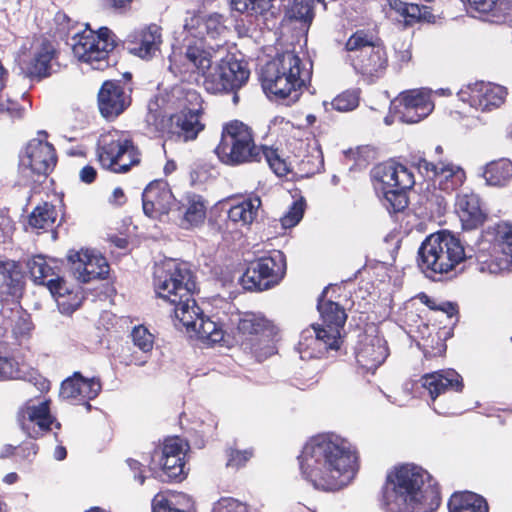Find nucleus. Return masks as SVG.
Instances as JSON below:
<instances>
[{
	"mask_svg": "<svg viewBox=\"0 0 512 512\" xmlns=\"http://www.w3.org/2000/svg\"><path fill=\"white\" fill-rule=\"evenodd\" d=\"M260 207L261 199L258 196L248 197L228 210V219L237 226L249 228L256 220Z\"/></svg>",
	"mask_w": 512,
	"mask_h": 512,
	"instance_id": "nucleus-32",
	"label": "nucleus"
},
{
	"mask_svg": "<svg viewBox=\"0 0 512 512\" xmlns=\"http://www.w3.org/2000/svg\"><path fill=\"white\" fill-rule=\"evenodd\" d=\"M30 108L31 102L25 93L16 99L0 96V115H7L12 122L24 119Z\"/></svg>",
	"mask_w": 512,
	"mask_h": 512,
	"instance_id": "nucleus-41",
	"label": "nucleus"
},
{
	"mask_svg": "<svg viewBox=\"0 0 512 512\" xmlns=\"http://www.w3.org/2000/svg\"><path fill=\"white\" fill-rule=\"evenodd\" d=\"M19 449L23 452L24 456L30 457L35 456L38 453L39 447L34 442L24 443L19 446Z\"/></svg>",
	"mask_w": 512,
	"mask_h": 512,
	"instance_id": "nucleus-61",
	"label": "nucleus"
},
{
	"mask_svg": "<svg viewBox=\"0 0 512 512\" xmlns=\"http://www.w3.org/2000/svg\"><path fill=\"white\" fill-rule=\"evenodd\" d=\"M455 210L466 230H473L481 226L486 220V213L481 207L480 198L473 192L457 194Z\"/></svg>",
	"mask_w": 512,
	"mask_h": 512,
	"instance_id": "nucleus-25",
	"label": "nucleus"
},
{
	"mask_svg": "<svg viewBox=\"0 0 512 512\" xmlns=\"http://www.w3.org/2000/svg\"><path fill=\"white\" fill-rule=\"evenodd\" d=\"M52 263L53 260L48 261L42 254L33 255L28 259L26 266L34 284L47 288L49 280L60 275V268L53 266Z\"/></svg>",
	"mask_w": 512,
	"mask_h": 512,
	"instance_id": "nucleus-34",
	"label": "nucleus"
},
{
	"mask_svg": "<svg viewBox=\"0 0 512 512\" xmlns=\"http://www.w3.org/2000/svg\"><path fill=\"white\" fill-rule=\"evenodd\" d=\"M287 14L290 19L305 25H310L314 18L313 6L309 0H294Z\"/></svg>",
	"mask_w": 512,
	"mask_h": 512,
	"instance_id": "nucleus-44",
	"label": "nucleus"
},
{
	"mask_svg": "<svg viewBox=\"0 0 512 512\" xmlns=\"http://www.w3.org/2000/svg\"><path fill=\"white\" fill-rule=\"evenodd\" d=\"M466 253L460 240L449 232L428 236L418 250V266L429 278L448 274L465 260Z\"/></svg>",
	"mask_w": 512,
	"mask_h": 512,
	"instance_id": "nucleus-7",
	"label": "nucleus"
},
{
	"mask_svg": "<svg viewBox=\"0 0 512 512\" xmlns=\"http://www.w3.org/2000/svg\"><path fill=\"white\" fill-rule=\"evenodd\" d=\"M103 9L124 14L131 9L133 0H101Z\"/></svg>",
	"mask_w": 512,
	"mask_h": 512,
	"instance_id": "nucleus-54",
	"label": "nucleus"
},
{
	"mask_svg": "<svg viewBox=\"0 0 512 512\" xmlns=\"http://www.w3.org/2000/svg\"><path fill=\"white\" fill-rule=\"evenodd\" d=\"M13 227V221L8 215V212L0 209V229L3 232H8Z\"/></svg>",
	"mask_w": 512,
	"mask_h": 512,
	"instance_id": "nucleus-59",
	"label": "nucleus"
},
{
	"mask_svg": "<svg viewBox=\"0 0 512 512\" xmlns=\"http://www.w3.org/2000/svg\"><path fill=\"white\" fill-rule=\"evenodd\" d=\"M437 310L443 311L448 317H452L457 312V307L451 302H443L438 305Z\"/></svg>",
	"mask_w": 512,
	"mask_h": 512,
	"instance_id": "nucleus-62",
	"label": "nucleus"
},
{
	"mask_svg": "<svg viewBox=\"0 0 512 512\" xmlns=\"http://www.w3.org/2000/svg\"><path fill=\"white\" fill-rule=\"evenodd\" d=\"M119 43L120 40L110 28H98V70L110 65L109 60Z\"/></svg>",
	"mask_w": 512,
	"mask_h": 512,
	"instance_id": "nucleus-38",
	"label": "nucleus"
},
{
	"mask_svg": "<svg viewBox=\"0 0 512 512\" xmlns=\"http://www.w3.org/2000/svg\"><path fill=\"white\" fill-rule=\"evenodd\" d=\"M184 457L185 455L160 458L159 463L168 479H180L182 477L185 466Z\"/></svg>",
	"mask_w": 512,
	"mask_h": 512,
	"instance_id": "nucleus-45",
	"label": "nucleus"
},
{
	"mask_svg": "<svg viewBox=\"0 0 512 512\" xmlns=\"http://www.w3.org/2000/svg\"><path fill=\"white\" fill-rule=\"evenodd\" d=\"M358 104V93L356 91L351 90L339 94L331 102L332 108L339 112L352 111L358 106Z\"/></svg>",
	"mask_w": 512,
	"mask_h": 512,
	"instance_id": "nucleus-48",
	"label": "nucleus"
},
{
	"mask_svg": "<svg viewBox=\"0 0 512 512\" xmlns=\"http://www.w3.org/2000/svg\"><path fill=\"white\" fill-rule=\"evenodd\" d=\"M98 281H104L102 284L103 290L98 293V298L103 296L105 299L112 303V297L115 295L116 290L113 286V278L110 275V266L105 257L98 255Z\"/></svg>",
	"mask_w": 512,
	"mask_h": 512,
	"instance_id": "nucleus-43",
	"label": "nucleus"
},
{
	"mask_svg": "<svg viewBox=\"0 0 512 512\" xmlns=\"http://www.w3.org/2000/svg\"><path fill=\"white\" fill-rule=\"evenodd\" d=\"M153 285L156 295L174 306L176 319L188 332H195L203 342L218 343L223 339L222 327L210 318H205L192 298L196 283L185 265L174 260L156 265Z\"/></svg>",
	"mask_w": 512,
	"mask_h": 512,
	"instance_id": "nucleus-1",
	"label": "nucleus"
},
{
	"mask_svg": "<svg viewBox=\"0 0 512 512\" xmlns=\"http://www.w3.org/2000/svg\"><path fill=\"white\" fill-rule=\"evenodd\" d=\"M53 37L67 40L75 28L74 22L64 12H57L54 16Z\"/></svg>",
	"mask_w": 512,
	"mask_h": 512,
	"instance_id": "nucleus-46",
	"label": "nucleus"
},
{
	"mask_svg": "<svg viewBox=\"0 0 512 512\" xmlns=\"http://www.w3.org/2000/svg\"><path fill=\"white\" fill-rule=\"evenodd\" d=\"M311 76L302 60L293 51L277 55L262 69L261 79L264 91L276 99L287 100V104L296 102L300 90Z\"/></svg>",
	"mask_w": 512,
	"mask_h": 512,
	"instance_id": "nucleus-5",
	"label": "nucleus"
},
{
	"mask_svg": "<svg viewBox=\"0 0 512 512\" xmlns=\"http://www.w3.org/2000/svg\"><path fill=\"white\" fill-rule=\"evenodd\" d=\"M422 385L429 391L434 401L437 396L448 391H461L463 383L461 376L455 370H442L426 374L422 377Z\"/></svg>",
	"mask_w": 512,
	"mask_h": 512,
	"instance_id": "nucleus-30",
	"label": "nucleus"
},
{
	"mask_svg": "<svg viewBox=\"0 0 512 512\" xmlns=\"http://www.w3.org/2000/svg\"><path fill=\"white\" fill-rule=\"evenodd\" d=\"M387 2L392 10L396 11L401 16H404L407 3H404L401 0H387Z\"/></svg>",
	"mask_w": 512,
	"mask_h": 512,
	"instance_id": "nucleus-63",
	"label": "nucleus"
},
{
	"mask_svg": "<svg viewBox=\"0 0 512 512\" xmlns=\"http://www.w3.org/2000/svg\"><path fill=\"white\" fill-rule=\"evenodd\" d=\"M421 11V6L417 4H407L405 8V14L403 17L407 19V23L420 21Z\"/></svg>",
	"mask_w": 512,
	"mask_h": 512,
	"instance_id": "nucleus-57",
	"label": "nucleus"
},
{
	"mask_svg": "<svg viewBox=\"0 0 512 512\" xmlns=\"http://www.w3.org/2000/svg\"><path fill=\"white\" fill-rule=\"evenodd\" d=\"M130 105L120 81H105L98 91V109L107 120H114Z\"/></svg>",
	"mask_w": 512,
	"mask_h": 512,
	"instance_id": "nucleus-20",
	"label": "nucleus"
},
{
	"mask_svg": "<svg viewBox=\"0 0 512 512\" xmlns=\"http://www.w3.org/2000/svg\"><path fill=\"white\" fill-rule=\"evenodd\" d=\"M252 453L248 450L245 451H232L227 465L233 467H239L250 459Z\"/></svg>",
	"mask_w": 512,
	"mask_h": 512,
	"instance_id": "nucleus-56",
	"label": "nucleus"
},
{
	"mask_svg": "<svg viewBox=\"0 0 512 512\" xmlns=\"http://www.w3.org/2000/svg\"><path fill=\"white\" fill-rule=\"evenodd\" d=\"M96 258L94 249H69L66 255L69 273L82 284L96 278V268L93 260Z\"/></svg>",
	"mask_w": 512,
	"mask_h": 512,
	"instance_id": "nucleus-26",
	"label": "nucleus"
},
{
	"mask_svg": "<svg viewBox=\"0 0 512 512\" xmlns=\"http://www.w3.org/2000/svg\"><path fill=\"white\" fill-rule=\"evenodd\" d=\"M47 289L56 300L58 306L66 313H71L78 309L84 299L80 287L68 284L61 275L51 278Z\"/></svg>",
	"mask_w": 512,
	"mask_h": 512,
	"instance_id": "nucleus-28",
	"label": "nucleus"
},
{
	"mask_svg": "<svg viewBox=\"0 0 512 512\" xmlns=\"http://www.w3.org/2000/svg\"><path fill=\"white\" fill-rule=\"evenodd\" d=\"M188 448V443L179 437L167 438L163 443L161 458L185 455Z\"/></svg>",
	"mask_w": 512,
	"mask_h": 512,
	"instance_id": "nucleus-50",
	"label": "nucleus"
},
{
	"mask_svg": "<svg viewBox=\"0 0 512 512\" xmlns=\"http://www.w3.org/2000/svg\"><path fill=\"white\" fill-rule=\"evenodd\" d=\"M126 201L124 191L121 188H115L109 197V202L115 205H122Z\"/></svg>",
	"mask_w": 512,
	"mask_h": 512,
	"instance_id": "nucleus-60",
	"label": "nucleus"
},
{
	"mask_svg": "<svg viewBox=\"0 0 512 512\" xmlns=\"http://www.w3.org/2000/svg\"><path fill=\"white\" fill-rule=\"evenodd\" d=\"M143 211L151 218L167 215L175 204V197L165 181L151 182L142 194Z\"/></svg>",
	"mask_w": 512,
	"mask_h": 512,
	"instance_id": "nucleus-21",
	"label": "nucleus"
},
{
	"mask_svg": "<svg viewBox=\"0 0 512 512\" xmlns=\"http://www.w3.org/2000/svg\"><path fill=\"white\" fill-rule=\"evenodd\" d=\"M507 90L501 85L476 82L461 88L457 96L476 110L490 111L500 107L506 98Z\"/></svg>",
	"mask_w": 512,
	"mask_h": 512,
	"instance_id": "nucleus-18",
	"label": "nucleus"
},
{
	"mask_svg": "<svg viewBox=\"0 0 512 512\" xmlns=\"http://www.w3.org/2000/svg\"><path fill=\"white\" fill-rule=\"evenodd\" d=\"M285 270L283 253L274 251L270 256L251 261L241 277V284L246 290H268L278 284Z\"/></svg>",
	"mask_w": 512,
	"mask_h": 512,
	"instance_id": "nucleus-15",
	"label": "nucleus"
},
{
	"mask_svg": "<svg viewBox=\"0 0 512 512\" xmlns=\"http://www.w3.org/2000/svg\"><path fill=\"white\" fill-rule=\"evenodd\" d=\"M96 32L87 27L73 35L72 51L79 62L92 65L96 61Z\"/></svg>",
	"mask_w": 512,
	"mask_h": 512,
	"instance_id": "nucleus-33",
	"label": "nucleus"
},
{
	"mask_svg": "<svg viewBox=\"0 0 512 512\" xmlns=\"http://www.w3.org/2000/svg\"><path fill=\"white\" fill-rule=\"evenodd\" d=\"M396 116L404 123H417L434 109L430 94L424 89L402 92L393 102Z\"/></svg>",
	"mask_w": 512,
	"mask_h": 512,
	"instance_id": "nucleus-17",
	"label": "nucleus"
},
{
	"mask_svg": "<svg viewBox=\"0 0 512 512\" xmlns=\"http://www.w3.org/2000/svg\"><path fill=\"white\" fill-rule=\"evenodd\" d=\"M440 500L430 474L412 464L390 472L383 488L382 502L387 512H434Z\"/></svg>",
	"mask_w": 512,
	"mask_h": 512,
	"instance_id": "nucleus-3",
	"label": "nucleus"
},
{
	"mask_svg": "<svg viewBox=\"0 0 512 512\" xmlns=\"http://www.w3.org/2000/svg\"><path fill=\"white\" fill-rule=\"evenodd\" d=\"M491 240L506 257L507 264L512 266V224L501 222L491 227L488 232Z\"/></svg>",
	"mask_w": 512,
	"mask_h": 512,
	"instance_id": "nucleus-39",
	"label": "nucleus"
},
{
	"mask_svg": "<svg viewBox=\"0 0 512 512\" xmlns=\"http://www.w3.org/2000/svg\"><path fill=\"white\" fill-rule=\"evenodd\" d=\"M449 512H488L486 500L472 492L454 493L448 502Z\"/></svg>",
	"mask_w": 512,
	"mask_h": 512,
	"instance_id": "nucleus-36",
	"label": "nucleus"
},
{
	"mask_svg": "<svg viewBox=\"0 0 512 512\" xmlns=\"http://www.w3.org/2000/svg\"><path fill=\"white\" fill-rule=\"evenodd\" d=\"M276 333L275 326L269 320L261 315L248 313L239 319L235 338L262 360L275 353L272 340Z\"/></svg>",
	"mask_w": 512,
	"mask_h": 512,
	"instance_id": "nucleus-12",
	"label": "nucleus"
},
{
	"mask_svg": "<svg viewBox=\"0 0 512 512\" xmlns=\"http://www.w3.org/2000/svg\"><path fill=\"white\" fill-rule=\"evenodd\" d=\"M80 180L86 184H91L96 179V170L93 166L87 165L80 170Z\"/></svg>",
	"mask_w": 512,
	"mask_h": 512,
	"instance_id": "nucleus-58",
	"label": "nucleus"
},
{
	"mask_svg": "<svg viewBox=\"0 0 512 512\" xmlns=\"http://www.w3.org/2000/svg\"><path fill=\"white\" fill-rule=\"evenodd\" d=\"M345 50L355 71L366 78H378L386 70L388 60L384 48L362 30L348 38Z\"/></svg>",
	"mask_w": 512,
	"mask_h": 512,
	"instance_id": "nucleus-10",
	"label": "nucleus"
},
{
	"mask_svg": "<svg viewBox=\"0 0 512 512\" xmlns=\"http://www.w3.org/2000/svg\"><path fill=\"white\" fill-rule=\"evenodd\" d=\"M207 206L202 196L187 194L179 202L175 212L179 218V225L183 229H191L203 224L206 218Z\"/></svg>",
	"mask_w": 512,
	"mask_h": 512,
	"instance_id": "nucleus-29",
	"label": "nucleus"
},
{
	"mask_svg": "<svg viewBox=\"0 0 512 512\" xmlns=\"http://www.w3.org/2000/svg\"><path fill=\"white\" fill-rule=\"evenodd\" d=\"M372 176L383 193V205L389 212L403 211L408 205L406 192L415 184L413 173L404 165L386 162L377 165Z\"/></svg>",
	"mask_w": 512,
	"mask_h": 512,
	"instance_id": "nucleus-9",
	"label": "nucleus"
},
{
	"mask_svg": "<svg viewBox=\"0 0 512 512\" xmlns=\"http://www.w3.org/2000/svg\"><path fill=\"white\" fill-rule=\"evenodd\" d=\"M131 339L134 346L143 352V356H132L128 364L143 366L147 362V354L153 349L154 335L145 326L138 325L133 328L131 332Z\"/></svg>",
	"mask_w": 512,
	"mask_h": 512,
	"instance_id": "nucleus-40",
	"label": "nucleus"
},
{
	"mask_svg": "<svg viewBox=\"0 0 512 512\" xmlns=\"http://www.w3.org/2000/svg\"><path fill=\"white\" fill-rule=\"evenodd\" d=\"M184 30L187 34L199 40L204 39V16L195 12H187L184 20Z\"/></svg>",
	"mask_w": 512,
	"mask_h": 512,
	"instance_id": "nucleus-49",
	"label": "nucleus"
},
{
	"mask_svg": "<svg viewBox=\"0 0 512 512\" xmlns=\"http://www.w3.org/2000/svg\"><path fill=\"white\" fill-rule=\"evenodd\" d=\"M180 499L189 503V499L186 496H173L167 498L162 494H157L152 500V512H189L186 510L188 505H182Z\"/></svg>",
	"mask_w": 512,
	"mask_h": 512,
	"instance_id": "nucleus-42",
	"label": "nucleus"
},
{
	"mask_svg": "<svg viewBox=\"0 0 512 512\" xmlns=\"http://www.w3.org/2000/svg\"><path fill=\"white\" fill-rule=\"evenodd\" d=\"M95 378H85L80 372H74L72 376L62 381L59 395L75 405H83L90 412L92 405L90 400L96 397L93 390Z\"/></svg>",
	"mask_w": 512,
	"mask_h": 512,
	"instance_id": "nucleus-22",
	"label": "nucleus"
},
{
	"mask_svg": "<svg viewBox=\"0 0 512 512\" xmlns=\"http://www.w3.org/2000/svg\"><path fill=\"white\" fill-rule=\"evenodd\" d=\"M58 217L55 205L43 202L37 205L28 216V225L37 231H48L53 228Z\"/></svg>",
	"mask_w": 512,
	"mask_h": 512,
	"instance_id": "nucleus-37",
	"label": "nucleus"
},
{
	"mask_svg": "<svg viewBox=\"0 0 512 512\" xmlns=\"http://www.w3.org/2000/svg\"><path fill=\"white\" fill-rule=\"evenodd\" d=\"M201 110L183 109L170 117L169 134L175 141L188 142L195 140L204 129L200 121Z\"/></svg>",
	"mask_w": 512,
	"mask_h": 512,
	"instance_id": "nucleus-23",
	"label": "nucleus"
},
{
	"mask_svg": "<svg viewBox=\"0 0 512 512\" xmlns=\"http://www.w3.org/2000/svg\"><path fill=\"white\" fill-rule=\"evenodd\" d=\"M98 162L115 173H125L140 163V152L130 139L114 130L98 138Z\"/></svg>",
	"mask_w": 512,
	"mask_h": 512,
	"instance_id": "nucleus-11",
	"label": "nucleus"
},
{
	"mask_svg": "<svg viewBox=\"0 0 512 512\" xmlns=\"http://www.w3.org/2000/svg\"><path fill=\"white\" fill-rule=\"evenodd\" d=\"M185 57L203 76V86L211 94L238 90L249 79L246 63L227 54L225 49L216 51L202 43L188 45Z\"/></svg>",
	"mask_w": 512,
	"mask_h": 512,
	"instance_id": "nucleus-4",
	"label": "nucleus"
},
{
	"mask_svg": "<svg viewBox=\"0 0 512 512\" xmlns=\"http://www.w3.org/2000/svg\"><path fill=\"white\" fill-rule=\"evenodd\" d=\"M415 166L420 174L433 182L435 187L447 193L458 189L466 180L464 169L449 160L440 159L437 162H430L420 158Z\"/></svg>",
	"mask_w": 512,
	"mask_h": 512,
	"instance_id": "nucleus-16",
	"label": "nucleus"
},
{
	"mask_svg": "<svg viewBox=\"0 0 512 512\" xmlns=\"http://www.w3.org/2000/svg\"><path fill=\"white\" fill-rule=\"evenodd\" d=\"M38 137L27 142L19 154V168L28 171L30 176L46 179L58 163L54 145L48 142V133L40 130Z\"/></svg>",
	"mask_w": 512,
	"mask_h": 512,
	"instance_id": "nucleus-14",
	"label": "nucleus"
},
{
	"mask_svg": "<svg viewBox=\"0 0 512 512\" xmlns=\"http://www.w3.org/2000/svg\"><path fill=\"white\" fill-rule=\"evenodd\" d=\"M0 275L5 293L11 297L20 298L25 289V275L21 264L15 260H0Z\"/></svg>",
	"mask_w": 512,
	"mask_h": 512,
	"instance_id": "nucleus-31",
	"label": "nucleus"
},
{
	"mask_svg": "<svg viewBox=\"0 0 512 512\" xmlns=\"http://www.w3.org/2000/svg\"><path fill=\"white\" fill-rule=\"evenodd\" d=\"M129 52L142 59H151L160 50L162 29L156 24L147 25L129 36Z\"/></svg>",
	"mask_w": 512,
	"mask_h": 512,
	"instance_id": "nucleus-24",
	"label": "nucleus"
},
{
	"mask_svg": "<svg viewBox=\"0 0 512 512\" xmlns=\"http://www.w3.org/2000/svg\"><path fill=\"white\" fill-rule=\"evenodd\" d=\"M18 422L21 429L32 439H38L51 430L54 421L50 412V400L34 404L27 401L18 411Z\"/></svg>",
	"mask_w": 512,
	"mask_h": 512,
	"instance_id": "nucleus-19",
	"label": "nucleus"
},
{
	"mask_svg": "<svg viewBox=\"0 0 512 512\" xmlns=\"http://www.w3.org/2000/svg\"><path fill=\"white\" fill-rule=\"evenodd\" d=\"M388 356L386 341L372 334L363 335L357 348V361L367 369H375L381 365Z\"/></svg>",
	"mask_w": 512,
	"mask_h": 512,
	"instance_id": "nucleus-27",
	"label": "nucleus"
},
{
	"mask_svg": "<svg viewBox=\"0 0 512 512\" xmlns=\"http://www.w3.org/2000/svg\"><path fill=\"white\" fill-rule=\"evenodd\" d=\"M263 158L276 175L284 176L288 173L289 170L285 160L280 158L276 150L263 147L262 159Z\"/></svg>",
	"mask_w": 512,
	"mask_h": 512,
	"instance_id": "nucleus-51",
	"label": "nucleus"
},
{
	"mask_svg": "<svg viewBox=\"0 0 512 512\" xmlns=\"http://www.w3.org/2000/svg\"><path fill=\"white\" fill-rule=\"evenodd\" d=\"M212 512H246V506L233 498L219 500Z\"/></svg>",
	"mask_w": 512,
	"mask_h": 512,
	"instance_id": "nucleus-53",
	"label": "nucleus"
},
{
	"mask_svg": "<svg viewBox=\"0 0 512 512\" xmlns=\"http://www.w3.org/2000/svg\"><path fill=\"white\" fill-rule=\"evenodd\" d=\"M305 211V201L300 198L292 203L289 210L281 217L283 228H292L296 226L303 217Z\"/></svg>",
	"mask_w": 512,
	"mask_h": 512,
	"instance_id": "nucleus-47",
	"label": "nucleus"
},
{
	"mask_svg": "<svg viewBox=\"0 0 512 512\" xmlns=\"http://www.w3.org/2000/svg\"><path fill=\"white\" fill-rule=\"evenodd\" d=\"M215 153L223 164L239 166L260 162L263 146L255 143L251 127L241 121L232 120L223 125Z\"/></svg>",
	"mask_w": 512,
	"mask_h": 512,
	"instance_id": "nucleus-8",
	"label": "nucleus"
},
{
	"mask_svg": "<svg viewBox=\"0 0 512 512\" xmlns=\"http://www.w3.org/2000/svg\"><path fill=\"white\" fill-rule=\"evenodd\" d=\"M33 329V323L29 316H20L13 327V332L16 335L24 336L28 335Z\"/></svg>",
	"mask_w": 512,
	"mask_h": 512,
	"instance_id": "nucleus-55",
	"label": "nucleus"
},
{
	"mask_svg": "<svg viewBox=\"0 0 512 512\" xmlns=\"http://www.w3.org/2000/svg\"><path fill=\"white\" fill-rule=\"evenodd\" d=\"M483 177L489 186H507L512 180V161L501 158L489 162L484 168Z\"/></svg>",
	"mask_w": 512,
	"mask_h": 512,
	"instance_id": "nucleus-35",
	"label": "nucleus"
},
{
	"mask_svg": "<svg viewBox=\"0 0 512 512\" xmlns=\"http://www.w3.org/2000/svg\"><path fill=\"white\" fill-rule=\"evenodd\" d=\"M306 480L319 490L336 491L348 485L358 470V456L345 439L323 434L311 438L299 456Z\"/></svg>",
	"mask_w": 512,
	"mask_h": 512,
	"instance_id": "nucleus-2",
	"label": "nucleus"
},
{
	"mask_svg": "<svg viewBox=\"0 0 512 512\" xmlns=\"http://www.w3.org/2000/svg\"><path fill=\"white\" fill-rule=\"evenodd\" d=\"M223 29V16L218 13H212L204 16V34L214 38Z\"/></svg>",
	"mask_w": 512,
	"mask_h": 512,
	"instance_id": "nucleus-52",
	"label": "nucleus"
},
{
	"mask_svg": "<svg viewBox=\"0 0 512 512\" xmlns=\"http://www.w3.org/2000/svg\"><path fill=\"white\" fill-rule=\"evenodd\" d=\"M58 51L54 44L42 37L28 49L22 46L15 58L16 65L24 77L40 82L52 75V61L57 59Z\"/></svg>",
	"mask_w": 512,
	"mask_h": 512,
	"instance_id": "nucleus-13",
	"label": "nucleus"
},
{
	"mask_svg": "<svg viewBox=\"0 0 512 512\" xmlns=\"http://www.w3.org/2000/svg\"><path fill=\"white\" fill-rule=\"evenodd\" d=\"M107 241H109L111 244H113L115 247L119 249H125L128 245V241L126 238L119 237L117 235H111L107 238Z\"/></svg>",
	"mask_w": 512,
	"mask_h": 512,
	"instance_id": "nucleus-64",
	"label": "nucleus"
},
{
	"mask_svg": "<svg viewBox=\"0 0 512 512\" xmlns=\"http://www.w3.org/2000/svg\"><path fill=\"white\" fill-rule=\"evenodd\" d=\"M318 310L321 324H313L302 331L298 349L301 358H319L329 349L337 350L340 346L341 329L347 315L339 304L320 300Z\"/></svg>",
	"mask_w": 512,
	"mask_h": 512,
	"instance_id": "nucleus-6",
	"label": "nucleus"
}]
</instances>
